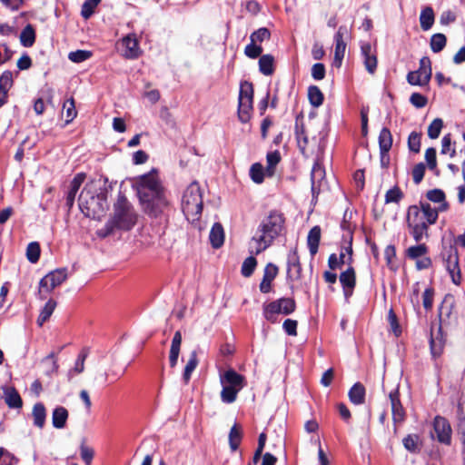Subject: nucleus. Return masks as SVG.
<instances>
[{
    "instance_id": "obj_1",
    "label": "nucleus",
    "mask_w": 465,
    "mask_h": 465,
    "mask_svg": "<svg viewBox=\"0 0 465 465\" xmlns=\"http://www.w3.org/2000/svg\"><path fill=\"white\" fill-rule=\"evenodd\" d=\"M135 188L145 213L154 218L169 214L172 205L156 172L137 177Z\"/></svg>"
},
{
    "instance_id": "obj_2",
    "label": "nucleus",
    "mask_w": 465,
    "mask_h": 465,
    "mask_svg": "<svg viewBox=\"0 0 465 465\" xmlns=\"http://www.w3.org/2000/svg\"><path fill=\"white\" fill-rule=\"evenodd\" d=\"M286 218L280 210H271L259 223L252 242L255 243L254 250L251 252L258 255L269 248L275 239L285 231Z\"/></svg>"
},
{
    "instance_id": "obj_3",
    "label": "nucleus",
    "mask_w": 465,
    "mask_h": 465,
    "mask_svg": "<svg viewBox=\"0 0 465 465\" xmlns=\"http://www.w3.org/2000/svg\"><path fill=\"white\" fill-rule=\"evenodd\" d=\"M439 218L438 211L427 201L411 205L407 210V225L416 242L429 237V227L435 224Z\"/></svg>"
},
{
    "instance_id": "obj_4",
    "label": "nucleus",
    "mask_w": 465,
    "mask_h": 465,
    "mask_svg": "<svg viewBox=\"0 0 465 465\" xmlns=\"http://www.w3.org/2000/svg\"><path fill=\"white\" fill-rule=\"evenodd\" d=\"M136 213L134 207L127 200V198L120 193L117 201L114 205V215L106 223L104 226V233L103 236H107L112 233L114 229L124 231L131 230L136 223Z\"/></svg>"
},
{
    "instance_id": "obj_5",
    "label": "nucleus",
    "mask_w": 465,
    "mask_h": 465,
    "mask_svg": "<svg viewBox=\"0 0 465 465\" xmlns=\"http://www.w3.org/2000/svg\"><path fill=\"white\" fill-rule=\"evenodd\" d=\"M182 210L188 221L193 222L199 219L203 211V196L198 183H192L183 192Z\"/></svg>"
},
{
    "instance_id": "obj_6",
    "label": "nucleus",
    "mask_w": 465,
    "mask_h": 465,
    "mask_svg": "<svg viewBox=\"0 0 465 465\" xmlns=\"http://www.w3.org/2000/svg\"><path fill=\"white\" fill-rule=\"evenodd\" d=\"M78 203L81 212L87 217H95L104 212V199L95 195L88 186L80 193Z\"/></svg>"
},
{
    "instance_id": "obj_7",
    "label": "nucleus",
    "mask_w": 465,
    "mask_h": 465,
    "mask_svg": "<svg viewBox=\"0 0 465 465\" xmlns=\"http://www.w3.org/2000/svg\"><path fill=\"white\" fill-rule=\"evenodd\" d=\"M296 309L295 301L292 298H280L263 305V317L270 322H278V315H289Z\"/></svg>"
},
{
    "instance_id": "obj_8",
    "label": "nucleus",
    "mask_w": 465,
    "mask_h": 465,
    "mask_svg": "<svg viewBox=\"0 0 465 465\" xmlns=\"http://www.w3.org/2000/svg\"><path fill=\"white\" fill-rule=\"evenodd\" d=\"M431 62L428 56H423L420 60L419 69L410 72L407 74V81L411 85H427L431 78Z\"/></svg>"
},
{
    "instance_id": "obj_9",
    "label": "nucleus",
    "mask_w": 465,
    "mask_h": 465,
    "mask_svg": "<svg viewBox=\"0 0 465 465\" xmlns=\"http://www.w3.org/2000/svg\"><path fill=\"white\" fill-rule=\"evenodd\" d=\"M455 301L451 294H446L439 307V328H443L457 322V316L454 314Z\"/></svg>"
},
{
    "instance_id": "obj_10",
    "label": "nucleus",
    "mask_w": 465,
    "mask_h": 465,
    "mask_svg": "<svg viewBox=\"0 0 465 465\" xmlns=\"http://www.w3.org/2000/svg\"><path fill=\"white\" fill-rule=\"evenodd\" d=\"M447 272H449L451 282L455 285L461 283V272L459 264V254L456 248L450 247L446 252L442 253Z\"/></svg>"
},
{
    "instance_id": "obj_11",
    "label": "nucleus",
    "mask_w": 465,
    "mask_h": 465,
    "mask_svg": "<svg viewBox=\"0 0 465 465\" xmlns=\"http://www.w3.org/2000/svg\"><path fill=\"white\" fill-rule=\"evenodd\" d=\"M429 248L425 243L410 246L406 252V257L416 261V268L418 270H425L431 266V259L427 256Z\"/></svg>"
},
{
    "instance_id": "obj_12",
    "label": "nucleus",
    "mask_w": 465,
    "mask_h": 465,
    "mask_svg": "<svg viewBox=\"0 0 465 465\" xmlns=\"http://www.w3.org/2000/svg\"><path fill=\"white\" fill-rule=\"evenodd\" d=\"M67 279V269L61 268L56 269L49 273H47L44 278L40 281V289L39 292L42 293L45 292L47 293L51 292L54 288L61 285Z\"/></svg>"
},
{
    "instance_id": "obj_13",
    "label": "nucleus",
    "mask_w": 465,
    "mask_h": 465,
    "mask_svg": "<svg viewBox=\"0 0 465 465\" xmlns=\"http://www.w3.org/2000/svg\"><path fill=\"white\" fill-rule=\"evenodd\" d=\"M452 430L448 420L442 416H436L433 420V432L431 437L442 444L450 445L451 442Z\"/></svg>"
},
{
    "instance_id": "obj_14",
    "label": "nucleus",
    "mask_w": 465,
    "mask_h": 465,
    "mask_svg": "<svg viewBox=\"0 0 465 465\" xmlns=\"http://www.w3.org/2000/svg\"><path fill=\"white\" fill-rule=\"evenodd\" d=\"M348 30L347 27L341 25L339 27L338 31L334 35L335 48H334V58H333V66L339 68L342 64V60L344 58L345 50H346V43L344 41V36L347 35Z\"/></svg>"
},
{
    "instance_id": "obj_15",
    "label": "nucleus",
    "mask_w": 465,
    "mask_h": 465,
    "mask_svg": "<svg viewBox=\"0 0 465 465\" xmlns=\"http://www.w3.org/2000/svg\"><path fill=\"white\" fill-rule=\"evenodd\" d=\"M446 339L441 328H438L437 334L434 336L432 333L430 338V351L432 360L435 361V368L440 370L438 359L440 358L444 351Z\"/></svg>"
},
{
    "instance_id": "obj_16",
    "label": "nucleus",
    "mask_w": 465,
    "mask_h": 465,
    "mask_svg": "<svg viewBox=\"0 0 465 465\" xmlns=\"http://www.w3.org/2000/svg\"><path fill=\"white\" fill-rule=\"evenodd\" d=\"M302 264L297 248L290 250L287 255V277L291 281H299L302 278Z\"/></svg>"
},
{
    "instance_id": "obj_17",
    "label": "nucleus",
    "mask_w": 465,
    "mask_h": 465,
    "mask_svg": "<svg viewBox=\"0 0 465 465\" xmlns=\"http://www.w3.org/2000/svg\"><path fill=\"white\" fill-rule=\"evenodd\" d=\"M121 45L124 48L123 55L127 59H136L141 54V50L139 47V42L134 34H129L124 36Z\"/></svg>"
},
{
    "instance_id": "obj_18",
    "label": "nucleus",
    "mask_w": 465,
    "mask_h": 465,
    "mask_svg": "<svg viewBox=\"0 0 465 465\" xmlns=\"http://www.w3.org/2000/svg\"><path fill=\"white\" fill-rule=\"evenodd\" d=\"M352 262V248L351 246L343 247L341 250L340 255L331 253L328 259V266L331 270L335 271L342 264L351 265Z\"/></svg>"
},
{
    "instance_id": "obj_19",
    "label": "nucleus",
    "mask_w": 465,
    "mask_h": 465,
    "mask_svg": "<svg viewBox=\"0 0 465 465\" xmlns=\"http://www.w3.org/2000/svg\"><path fill=\"white\" fill-rule=\"evenodd\" d=\"M339 280L341 284L344 296L348 299L352 295L356 285V273L351 264L340 274Z\"/></svg>"
},
{
    "instance_id": "obj_20",
    "label": "nucleus",
    "mask_w": 465,
    "mask_h": 465,
    "mask_svg": "<svg viewBox=\"0 0 465 465\" xmlns=\"http://www.w3.org/2000/svg\"><path fill=\"white\" fill-rule=\"evenodd\" d=\"M389 399L391 406L392 420L394 423H401L405 420V410L400 400L399 388L392 390L389 393Z\"/></svg>"
},
{
    "instance_id": "obj_21",
    "label": "nucleus",
    "mask_w": 465,
    "mask_h": 465,
    "mask_svg": "<svg viewBox=\"0 0 465 465\" xmlns=\"http://www.w3.org/2000/svg\"><path fill=\"white\" fill-rule=\"evenodd\" d=\"M361 53L363 57V63L366 70L373 74L377 69V56L372 51L371 45L370 43H364L361 45Z\"/></svg>"
},
{
    "instance_id": "obj_22",
    "label": "nucleus",
    "mask_w": 465,
    "mask_h": 465,
    "mask_svg": "<svg viewBox=\"0 0 465 465\" xmlns=\"http://www.w3.org/2000/svg\"><path fill=\"white\" fill-rule=\"evenodd\" d=\"M220 380L222 385L232 386L238 390H242L245 386V378L232 369L221 375Z\"/></svg>"
},
{
    "instance_id": "obj_23",
    "label": "nucleus",
    "mask_w": 465,
    "mask_h": 465,
    "mask_svg": "<svg viewBox=\"0 0 465 465\" xmlns=\"http://www.w3.org/2000/svg\"><path fill=\"white\" fill-rule=\"evenodd\" d=\"M325 176V171L321 163L318 162L314 163L312 173H311V182H312V193L313 198L317 197L321 192L322 181Z\"/></svg>"
},
{
    "instance_id": "obj_24",
    "label": "nucleus",
    "mask_w": 465,
    "mask_h": 465,
    "mask_svg": "<svg viewBox=\"0 0 465 465\" xmlns=\"http://www.w3.org/2000/svg\"><path fill=\"white\" fill-rule=\"evenodd\" d=\"M84 179H85V174L81 173H77L71 181V183L69 184V189L66 193V197H65V204L69 209L72 208V206L74 205L76 193L79 191Z\"/></svg>"
},
{
    "instance_id": "obj_25",
    "label": "nucleus",
    "mask_w": 465,
    "mask_h": 465,
    "mask_svg": "<svg viewBox=\"0 0 465 465\" xmlns=\"http://www.w3.org/2000/svg\"><path fill=\"white\" fill-rule=\"evenodd\" d=\"M426 198L429 202L439 203L438 207H435L438 213L446 212L449 209V203L446 201L445 193L441 189H432L426 193Z\"/></svg>"
},
{
    "instance_id": "obj_26",
    "label": "nucleus",
    "mask_w": 465,
    "mask_h": 465,
    "mask_svg": "<svg viewBox=\"0 0 465 465\" xmlns=\"http://www.w3.org/2000/svg\"><path fill=\"white\" fill-rule=\"evenodd\" d=\"M278 274V267L273 263H268L264 268L262 280L260 283V291L262 293L270 292L272 289V282Z\"/></svg>"
},
{
    "instance_id": "obj_27",
    "label": "nucleus",
    "mask_w": 465,
    "mask_h": 465,
    "mask_svg": "<svg viewBox=\"0 0 465 465\" xmlns=\"http://www.w3.org/2000/svg\"><path fill=\"white\" fill-rule=\"evenodd\" d=\"M5 401L10 409H21L23 401L16 389L13 386H4Z\"/></svg>"
},
{
    "instance_id": "obj_28",
    "label": "nucleus",
    "mask_w": 465,
    "mask_h": 465,
    "mask_svg": "<svg viewBox=\"0 0 465 465\" xmlns=\"http://www.w3.org/2000/svg\"><path fill=\"white\" fill-rule=\"evenodd\" d=\"M392 145V135L391 131L387 127H383L379 134V147L380 153L381 158V163H383V160L391 148Z\"/></svg>"
},
{
    "instance_id": "obj_29",
    "label": "nucleus",
    "mask_w": 465,
    "mask_h": 465,
    "mask_svg": "<svg viewBox=\"0 0 465 465\" xmlns=\"http://www.w3.org/2000/svg\"><path fill=\"white\" fill-rule=\"evenodd\" d=\"M322 230L320 226H313L307 236V245L309 248V252L311 256L313 258L318 252L319 244L321 241Z\"/></svg>"
},
{
    "instance_id": "obj_30",
    "label": "nucleus",
    "mask_w": 465,
    "mask_h": 465,
    "mask_svg": "<svg viewBox=\"0 0 465 465\" xmlns=\"http://www.w3.org/2000/svg\"><path fill=\"white\" fill-rule=\"evenodd\" d=\"M69 413L68 411L63 406H57L54 409L52 413V424L55 429H64L66 425Z\"/></svg>"
},
{
    "instance_id": "obj_31",
    "label": "nucleus",
    "mask_w": 465,
    "mask_h": 465,
    "mask_svg": "<svg viewBox=\"0 0 465 465\" xmlns=\"http://www.w3.org/2000/svg\"><path fill=\"white\" fill-rule=\"evenodd\" d=\"M182 344V333L180 331H177L173 338L172 340V344L170 348V355H169V361H170V366L173 368L178 361L179 354H180V349Z\"/></svg>"
},
{
    "instance_id": "obj_32",
    "label": "nucleus",
    "mask_w": 465,
    "mask_h": 465,
    "mask_svg": "<svg viewBox=\"0 0 465 465\" xmlns=\"http://www.w3.org/2000/svg\"><path fill=\"white\" fill-rule=\"evenodd\" d=\"M366 391L361 382H356L350 389L348 396L351 403L361 405L365 401Z\"/></svg>"
},
{
    "instance_id": "obj_33",
    "label": "nucleus",
    "mask_w": 465,
    "mask_h": 465,
    "mask_svg": "<svg viewBox=\"0 0 465 465\" xmlns=\"http://www.w3.org/2000/svg\"><path fill=\"white\" fill-rule=\"evenodd\" d=\"M210 242L215 249L220 248L224 242V231L221 223H215L210 232Z\"/></svg>"
},
{
    "instance_id": "obj_34",
    "label": "nucleus",
    "mask_w": 465,
    "mask_h": 465,
    "mask_svg": "<svg viewBox=\"0 0 465 465\" xmlns=\"http://www.w3.org/2000/svg\"><path fill=\"white\" fill-rule=\"evenodd\" d=\"M32 417L34 425L39 429H43L45 424L46 410L42 402H37L34 405L32 411Z\"/></svg>"
},
{
    "instance_id": "obj_35",
    "label": "nucleus",
    "mask_w": 465,
    "mask_h": 465,
    "mask_svg": "<svg viewBox=\"0 0 465 465\" xmlns=\"http://www.w3.org/2000/svg\"><path fill=\"white\" fill-rule=\"evenodd\" d=\"M435 21V15L432 7L426 6L424 7L420 15V27L423 31L430 30Z\"/></svg>"
},
{
    "instance_id": "obj_36",
    "label": "nucleus",
    "mask_w": 465,
    "mask_h": 465,
    "mask_svg": "<svg viewBox=\"0 0 465 465\" xmlns=\"http://www.w3.org/2000/svg\"><path fill=\"white\" fill-rule=\"evenodd\" d=\"M20 43L24 47H31L35 43V30L31 24L25 26L20 34Z\"/></svg>"
},
{
    "instance_id": "obj_37",
    "label": "nucleus",
    "mask_w": 465,
    "mask_h": 465,
    "mask_svg": "<svg viewBox=\"0 0 465 465\" xmlns=\"http://www.w3.org/2000/svg\"><path fill=\"white\" fill-rule=\"evenodd\" d=\"M281 161V153L278 150L269 152L266 155L267 165L265 168L266 176L272 177L275 173L277 164Z\"/></svg>"
},
{
    "instance_id": "obj_38",
    "label": "nucleus",
    "mask_w": 465,
    "mask_h": 465,
    "mask_svg": "<svg viewBox=\"0 0 465 465\" xmlns=\"http://www.w3.org/2000/svg\"><path fill=\"white\" fill-rule=\"evenodd\" d=\"M88 356V350L84 348L77 356L74 366L69 370L68 378L72 379L74 375L80 374L84 371V362Z\"/></svg>"
},
{
    "instance_id": "obj_39",
    "label": "nucleus",
    "mask_w": 465,
    "mask_h": 465,
    "mask_svg": "<svg viewBox=\"0 0 465 465\" xmlns=\"http://www.w3.org/2000/svg\"><path fill=\"white\" fill-rule=\"evenodd\" d=\"M259 70L264 75H272L274 72V58L271 54H263L259 59Z\"/></svg>"
},
{
    "instance_id": "obj_40",
    "label": "nucleus",
    "mask_w": 465,
    "mask_h": 465,
    "mask_svg": "<svg viewBox=\"0 0 465 465\" xmlns=\"http://www.w3.org/2000/svg\"><path fill=\"white\" fill-rule=\"evenodd\" d=\"M253 101L238 100V117L239 120L245 124L251 118Z\"/></svg>"
},
{
    "instance_id": "obj_41",
    "label": "nucleus",
    "mask_w": 465,
    "mask_h": 465,
    "mask_svg": "<svg viewBox=\"0 0 465 465\" xmlns=\"http://www.w3.org/2000/svg\"><path fill=\"white\" fill-rule=\"evenodd\" d=\"M198 358L196 351H193L190 354V358L184 367L183 373V380L185 384H187L191 379L192 373L196 369L198 365Z\"/></svg>"
},
{
    "instance_id": "obj_42",
    "label": "nucleus",
    "mask_w": 465,
    "mask_h": 465,
    "mask_svg": "<svg viewBox=\"0 0 465 465\" xmlns=\"http://www.w3.org/2000/svg\"><path fill=\"white\" fill-rule=\"evenodd\" d=\"M295 136H296L297 143H298L300 149L302 152H304V150L306 149V147L309 143V138L306 134V130H305L303 124L302 123L300 124L298 119L296 120V124H295Z\"/></svg>"
},
{
    "instance_id": "obj_43",
    "label": "nucleus",
    "mask_w": 465,
    "mask_h": 465,
    "mask_svg": "<svg viewBox=\"0 0 465 465\" xmlns=\"http://www.w3.org/2000/svg\"><path fill=\"white\" fill-rule=\"evenodd\" d=\"M56 307V302L53 299H50L41 310L40 314L37 318V323L39 326H42L46 321L49 320L51 315L53 314L54 309Z\"/></svg>"
},
{
    "instance_id": "obj_44",
    "label": "nucleus",
    "mask_w": 465,
    "mask_h": 465,
    "mask_svg": "<svg viewBox=\"0 0 465 465\" xmlns=\"http://www.w3.org/2000/svg\"><path fill=\"white\" fill-rule=\"evenodd\" d=\"M249 175L253 183L261 184L264 181V176L266 175L265 169L262 163H255L252 164Z\"/></svg>"
},
{
    "instance_id": "obj_45",
    "label": "nucleus",
    "mask_w": 465,
    "mask_h": 465,
    "mask_svg": "<svg viewBox=\"0 0 465 465\" xmlns=\"http://www.w3.org/2000/svg\"><path fill=\"white\" fill-rule=\"evenodd\" d=\"M308 98L311 104L314 107H319L323 103V94L316 85H312L308 89Z\"/></svg>"
},
{
    "instance_id": "obj_46",
    "label": "nucleus",
    "mask_w": 465,
    "mask_h": 465,
    "mask_svg": "<svg viewBox=\"0 0 465 465\" xmlns=\"http://www.w3.org/2000/svg\"><path fill=\"white\" fill-rule=\"evenodd\" d=\"M242 430L241 428L237 426V424H234L230 430L229 433V444L230 448L232 451H235L241 443L242 440Z\"/></svg>"
},
{
    "instance_id": "obj_47",
    "label": "nucleus",
    "mask_w": 465,
    "mask_h": 465,
    "mask_svg": "<svg viewBox=\"0 0 465 465\" xmlns=\"http://www.w3.org/2000/svg\"><path fill=\"white\" fill-rule=\"evenodd\" d=\"M447 38L443 34H434L430 42V49L433 53H439L446 46Z\"/></svg>"
},
{
    "instance_id": "obj_48",
    "label": "nucleus",
    "mask_w": 465,
    "mask_h": 465,
    "mask_svg": "<svg viewBox=\"0 0 465 465\" xmlns=\"http://www.w3.org/2000/svg\"><path fill=\"white\" fill-rule=\"evenodd\" d=\"M238 100L253 101V85L251 82H241Z\"/></svg>"
},
{
    "instance_id": "obj_49",
    "label": "nucleus",
    "mask_w": 465,
    "mask_h": 465,
    "mask_svg": "<svg viewBox=\"0 0 465 465\" xmlns=\"http://www.w3.org/2000/svg\"><path fill=\"white\" fill-rule=\"evenodd\" d=\"M40 245L37 242H32L26 248V258L31 263H36L40 258Z\"/></svg>"
},
{
    "instance_id": "obj_50",
    "label": "nucleus",
    "mask_w": 465,
    "mask_h": 465,
    "mask_svg": "<svg viewBox=\"0 0 465 465\" xmlns=\"http://www.w3.org/2000/svg\"><path fill=\"white\" fill-rule=\"evenodd\" d=\"M241 390L233 388L232 386L223 385V390L221 391V399L224 403H232L237 397L238 392Z\"/></svg>"
},
{
    "instance_id": "obj_51",
    "label": "nucleus",
    "mask_w": 465,
    "mask_h": 465,
    "mask_svg": "<svg viewBox=\"0 0 465 465\" xmlns=\"http://www.w3.org/2000/svg\"><path fill=\"white\" fill-rule=\"evenodd\" d=\"M440 153L449 154L450 158H453L456 155V150L452 144L450 134H447L442 137Z\"/></svg>"
},
{
    "instance_id": "obj_52",
    "label": "nucleus",
    "mask_w": 465,
    "mask_h": 465,
    "mask_svg": "<svg viewBox=\"0 0 465 465\" xmlns=\"http://www.w3.org/2000/svg\"><path fill=\"white\" fill-rule=\"evenodd\" d=\"M384 258L386 261V264L391 271H396L398 266L396 265L394 260L396 258V248L393 244L388 245L384 250Z\"/></svg>"
},
{
    "instance_id": "obj_53",
    "label": "nucleus",
    "mask_w": 465,
    "mask_h": 465,
    "mask_svg": "<svg viewBox=\"0 0 465 465\" xmlns=\"http://www.w3.org/2000/svg\"><path fill=\"white\" fill-rule=\"evenodd\" d=\"M101 1L102 0H85L82 5L81 15L84 19L90 18Z\"/></svg>"
},
{
    "instance_id": "obj_54",
    "label": "nucleus",
    "mask_w": 465,
    "mask_h": 465,
    "mask_svg": "<svg viewBox=\"0 0 465 465\" xmlns=\"http://www.w3.org/2000/svg\"><path fill=\"white\" fill-rule=\"evenodd\" d=\"M63 110L65 111L66 123H71L77 115L75 104L73 97L67 99L63 104Z\"/></svg>"
},
{
    "instance_id": "obj_55",
    "label": "nucleus",
    "mask_w": 465,
    "mask_h": 465,
    "mask_svg": "<svg viewBox=\"0 0 465 465\" xmlns=\"http://www.w3.org/2000/svg\"><path fill=\"white\" fill-rule=\"evenodd\" d=\"M13 73L9 70L3 72L0 75V91L8 94V91L13 86Z\"/></svg>"
},
{
    "instance_id": "obj_56",
    "label": "nucleus",
    "mask_w": 465,
    "mask_h": 465,
    "mask_svg": "<svg viewBox=\"0 0 465 465\" xmlns=\"http://www.w3.org/2000/svg\"><path fill=\"white\" fill-rule=\"evenodd\" d=\"M257 265V261L253 256L246 258L242 265L241 272L244 277H250Z\"/></svg>"
},
{
    "instance_id": "obj_57",
    "label": "nucleus",
    "mask_w": 465,
    "mask_h": 465,
    "mask_svg": "<svg viewBox=\"0 0 465 465\" xmlns=\"http://www.w3.org/2000/svg\"><path fill=\"white\" fill-rule=\"evenodd\" d=\"M92 55L93 53L91 51L76 50L74 52H70L68 54V58L70 61L74 63H82L91 58Z\"/></svg>"
},
{
    "instance_id": "obj_58",
    "label": "nucleus",
    "mask_w": 465,
    "mask_h": 465,
    "mask_svg": "<svg viewBox=\"0 0 465 465\" xmlns=\"http://www.w3.org/2000/svg\"><path fill=\"white\" fill-rule=\"evenodd\" d=\"M403 198V193L398 186H394L391 189L388 190L385 194V203H398Z\"/></svg>"
},
{
    "instance_id": "obj_59",
    "label": "nucleus",
    "mask_w": 465,
    "mask_h": 465,
    "mask_svg": "<svg viewBox=\"0 0 465 465\" xmlns=\"http://www.w3.org/2000/svg\"><path fill=\"white\" fill-rule=\"evenodd\" d=\"M442 127V120L440 118L434 119L428 127V136L430 139H437L440 136Z\"/></svg>"
},
{
    "instance_id": "obj_60",
    "label": "nucleus",
    "mask_w": 465,
    "mask_h": 465,
    "mask_svg": "<svg viewBox=\"0 0 465 465\" xmlns=\"http://www.w3.org/2000/svg\"><path fill=\"white\" fill-rule=\"evenodd\" d=\"M270 37H271L270 31L265 27H261L258 30L254 31L251 35L250 40L252 43H255V44L260 43L261 44L265 40H269Z\"/></svg>"
},
{
    "instance_id": "obj_61",
    "label": "nucleus",
    "mask_w": 465,
    "mask_h": 465,
    "mask_svg": "<svg viewBox=\"0 0 465 465\" xmlns=\"http://www.w3.org/2000/svg\"><path fill=\"white\" fill-rule=\"evenodd\" d=\"M262 53V47L260 45L252 43V41L244 48V54L251 59L261 57Z\"/></svg>"
},
{
    "instance_id": "obj_62",
    "label": "nucleus",
    "mask_w": 465,
    "mask_h": 465,
    "mask_svg": "<svg viewBox=\"0 0 465 465\" xmlns=\"http://www.w3.org/2000/svg\"><path fill=\"white\" fill-rule=\"evenodd\" d=\"M421 134L417 132H411L408 138V147L410 151L419 153L420 150Z\"/></svg>"
},
{
    "instance_id": "obj_63",
    "label": "nucleus",
    "mask_w": 465,
    "mask_h": 465,
    "mask_svg": "<svg viewBox=\"0 0 465 465\" xmlns=\"http://www.w3.org/2000/svg\"><path fill=\"white\" fill-rule=\"evenodd\" d=\"M43 361L45 363H49V368L46 371L47 375H53L54 373H56L58 371L59 365L57 363L56 355L54 352H51L49 355H47Z\"/></svg>"
},
{
    "instance_id": "obj_64",
    "label": "nucleus",
    "mask_w": 465,
    "mask_h": 465,
    "mask_svg": "<svg viewBox=\"0 0 465 465\" xmlns=\"http://www.w3.org/2000/svg\"><path fill=\"white\" fill-rule=\"evenodd\" d=\"M425 169L426 167L422 163L415 164L414 167L412 168L411 174L415 184H419L422 181L425 173Z\"/></svg>"
}]
</instances>
